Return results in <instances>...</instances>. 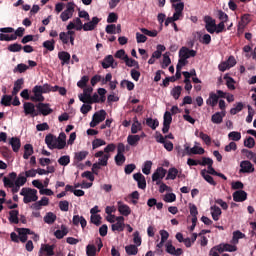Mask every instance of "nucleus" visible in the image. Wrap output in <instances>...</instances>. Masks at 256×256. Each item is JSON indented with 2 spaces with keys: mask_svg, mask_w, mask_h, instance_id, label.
Instances as JSON below:
<instances>
[{
  "mask_svg": "<svg viewBox=\"0 0 256 256\" xmlns=\"http://www.w3.org/2000/svg\"><path fill=\"white\" fill-rule=\"evenodd\" d=\"M51 85L44 84V85H36L32 89L33 95L30 96V101H33L34 103H43L45 101V96H43V93H51Z\"/></svg>",
  "mask_w": 256,
  "mask_h": 256,
  "instance_id": "1",
  "label": "nucleus"
},
{
  "mask_svg": "<svg viewBox=\"0 0 256 256\" xmlns=\"http://www.w3.org/2000/svg\"><path fill=\"white\" fill-rule=\"evenodd\" d=\"M20 195H22L24 203H33L39 199L37 196V190L31 188H22L20 191Z\"/></svg>",
  "mask_w": 256,
  "mask_h": 256,
  "instance_id": "2",
  "label": "nucleus"
},
{
  "mask_svg": "<svg viewBox=\"0 0 256 256\" xmlns=\"http://www.w3.org/2000/svg\"><path fill=\"white\" fill-rule=\"evenodd\" d=\"M45 143L50 149H65L57 137L49 134L45 137Z\"/></svg>",
  "mask_w": 256,
  "mask_h": 256,
  "instance_id": "3",
  "label": "nucleus"
},
{
  "mask_svg": "<svg viewBox=\"0 0 256 256\" xmlns=\"http://www.w3.org/2000/svg\"><path fill=\"white\" fill-rule=\"evenodd\" d=\"M107 117V112L105 110H99L98 112H95L92 121L90 122V127H97L99 123H103Z\"/></svg>",
  "mask_w": 256,
  "mask_h": 256,
  "instance_id": "4",
  "label": "nucleus"
},
{
  "mask_svg": "<svg viewBox=\"0 0 256 256\" xmlns=\"http://www.w3.org/2000/svg\"><path fill=\"white\" fill-rule=\"evenodd\" d=\"M73 13H75V4L73 2H69L66 9L60 14V19L63 22L69 21V19L73 17Z\"/></svg>",
  "mask_w": 256,
  "mask_h": 256,
  "instance_id": "5",
  "label": "nucleus"
},
{
  "mask_svg": "<svg viewBox=\"0 0 256 256\" xmlns=\"http://www.w3.org/2000/svg\"><path fill=\"white\" fill-rule=\"evenodd\" d=\"M94 157L98 159L99 165L107 167L109 159H111V154H106L103 150H100L94 154Z\"/></svg>",
  "mask_w": 256,
  "mask_h": 256,
  "instance_id": "6",
  "label": "nucleus"
},
{
  "mask_svg": "<svg viewBox=\"0 0 256 256\" xmlns=\"http://www.w3.org/2000/svg\"><path fill=\"white\" fill-rule=\"evenodd\" d=\"M167 175V170L163 167H159L152 174V181H156V185H161V179H163Z\"/></svg>",
  "mask_w": 256,
  "mask_h": 256,
  "instance_id": "7",
  "label": "nucleus"
},
{
  "mask_svg": "<svg viewBox=\"0 0 256 256\" xmlns=\"http://www.w3.org/2000/svg\"><path fill=\"white\" fill-rule=\"evenodd\" d=\"M117 208L120 215H123V217H129L131 215V207L129 205L125 204L123 201L117 202Z\"/></svg>",
  "mask_w": 256,
  "mask_h": 256,
  "instance_id": "8",
  "label": "nucleus"
},
{
  "mask_svg": "<svg viewBox=\"0 0 256 256\" xmlns=\"http://www.w3.org/2000/svg\"><path fill=\"white\" fill-rule=\"evenodd\" d=\"M204 23L205 25V29L206 31H208V33H215V27H216V23H215V19H213L211 16H205L204 17Z\"/></svg>",
  "mask_w": 256,
  "mask_h": 256,
  "instance_id": "9",
  "label": "nucleus"
},
{
  "mask_svg": "<svg viewBox=\"0 0 256 256\" xmlns=\"http://www.w3.org/2000/svg\"><path fill=\"white\" fill-rule=\"evenodd\" d=\"M254 171L255 166L249 160L240 162V173H253Z\"/></svg>",
  "mask_w": 256,
  "mask_h": 256,
  "instance_id": "10",
  "label": "nucleus"
},
{
  "mask_svg": "<svg viewBox=\"0 0 256 256\" xmlns=\"http://www.w3.org/2000/svg\"><path fill=\"white\" fill-rule=\"evenodd\" d=\"M197 55V51L195 50H191L185 46H183L180 50H179V57H182L184 59H191V57H196Z\"/></svg>",
  "mask_w": 256,
  "mask_h": 256,
  "instance_id": "11",
  "label": "nucleus"
},
{
  "mask_svg": "<svg viewBox=\"0 0 256 256\" xmlns=\"http://www.w3.org/2000/svg\"><path fill=\"white\" fill-rule=\"evenodd\" d=\"M91 93H93V87H85L83 93L78 95L79 101L82 103H87L88 100H91Z\"/></svg>",
  "mask_w": 256,
  "mask_h": 256,
  "instance_id": "12",
  "label": "nucleus"
},
{
  "mask_svg": "<svg viewBox=\"0 0 256 256\" xmlns=\"http://www.w3.org/2000/svg\"><path fill=\"white\" fill-rule=\"evenodd\" d=\"M83 22L81 21V18L77 17L74 18L72 21L68 23L66 26V29H75L76 31H81L83 29Z\"/></svg>",
  "mask_w": 256,
  "mask_h": 256,
  "instance_id": "13",
  "label": "nucleus"
},
{
  "mask_svg": "<svg viewBox=\"0 0 256 256\" xmlns=\"http://www.w3.org/2000/svg\"><path fill=\"white\" fill-rule=\"evenodd\" d=\"M23 109L25 115H30L31 117H37V110H35V104L31 102H25L23 104Z\"/></svg>",
  "mask_w": 256,
  "mask_h": 256,
  "instance_id": "14",
  "label": "nucleus"
},
{
  "mask_svg": "<svg viewBox=\"0 0 256 256\" xmlns=\"http://www.w3.org/2000/svg\"><path fill=\"white\" fill-rule=\"evenodd\" d=\"M171 121H173V117L171 116V112L166 111L164 113L162 133H169V127L171 125Z\"/></svg>",
  "mask_w": 256,
  "mask_h": 256,
  "instance_id": "15",
  "label": "nucleus"
},
{
  "mask_svg": "<svg viewBox=\"0 0 256 256\" xmlns=\"http://www.w3.org/2000/svg\"><path fill=\"white\" fill-rule=\"evenodd\" d=\"M166 252L169 253V255H174V256H180L183 255V249L181 248H175V246H173V243H171V241H168L166 243Z\"/></svg>",
  "mask_w": 256,
  "mask_h": 256,
  "instance_id": "16",
  "label": "nucleus"
},
{
  "mask_svg": "<svg viewBox=\"0 0 256 256\" xmlns=\"http://www.w3.org/2000/svg\"><path fill=\"white\" fill-rule=\"evenodd\" d=\"M125 229V218L123 216L116 217V223L112 224V231H124Z\"/></svg>",
  "mask_w": 256,
  "mask_h": 256,
  "instance_id": "17",
  "label": "nucleus"
},
{
  "mask_svg": "<svg viewBox=\"0 0 256 256\" xmlns=\"http://www.w3.org/2000/svg\"><path fill=\"white\" fill-rule=\"evenodd\" d=\"M15 179H17V173L12 172L9 177L3 178L4 187L11 189L15 185Z\"/></svg>",
  "mask_w": 256,
  "mask_h": 256,
  "instance_id": "18",
  "label": "nucleus"
},
{
  "mask_svg": "<svg viewBox=\"0 0 256 256\" xmlns=\"http://www.w3.org/2000/svg\"><path fill=\"white\" fill-rule=\"evenodd\" d=\"M218 247V253H235L237 251V246L233 244H219Z\"/></svg>",
  "mask_w": 256,
  "mask_h": 256,
  "instance_id": "19",
  "label": "nucleus"
},
{
  "mask_svg": "<svg viewBox=\"0 0 256 256\" xmlns=\"http://www.w3.org/2000/svg\"><path fill=\"white\" fill-rule=\"evenodd\" d=\"M99 21H101V19L93 17L91 21L83 24V31H93L97 25H99Z\"/></svg>",
  "mask_w": 256,
  "mask_h": 256,
  "instance_id": "20",
  "label": "nucleus"
},
{
  "mask_svg": "<svg viewBox=\"0 0 256 256\" xmlns=\"http://www.w3.org/2000/svg\"><path fill=\"white\" fill-rule=\"evenodd\" d=\"M54 249L55 247L53 245L42 244L39 253L40 255L53 256L55 255Z\"/></svg>",
  "mask_w": 256,
  "mask_h": 256,
  "instance_id": "21",
  "label": "nucleus"
},
{
  "mask_svg": "<svg viewBox=\"0 0 256 256\" xmlns=\"http://www.w3.org/2000/svg\"><path fill=\"white\" fill-rule=\"evenodd\" d=\"M102 67L103 69H109V67L115 69V67H117V63H115L113 55H108L104 58V60L102 61Z\"/></svg>",
  "mask_w": 256,
  "mask_h": 256,
  "instance_id": "22",
  "label": "nucleus"
},
{
  "mask_svg": "<svg viewBox=\"0 0 256 256\" xmlns=\"http://www.w3.org/2000/svg\"><path fill=\"white\" fill-rule=\"evenodd\" d=\"M232 197L236 203H243V201H247V192L244 190H237L233 193Z\"/></svg>",
  "mask_w": 256,
  "mask_h": 256,
  "instance_id": "23",
  "label": "nucleus"
},
{
  "mask_svg": "<svg viewBox=\"0 0 256 256\" xmlns=\"http://www.w3.org/2000/svg\"><path fill=\"white\" fill-rule=\"evenodd\" d=\"M36 107L41 115L47 116L53 113V109L47 103H39Z\"/></svg>",
  "mask_w": 256,
  "mask_h": 256,
  "instance_id": "24",
  "label": "nucleus"
},
{
  "mask_svg": "<svg viewBox=\"0 0 256 256\" xmlns=\"http://www.w3.org/2000/svg\"><path fill=\"white\" fill-rule=\"evenodd\" d=\"M134 181H137L139 189H145L147 187V181L145 180V176L141 173H136L133 175Z\"/></svg>",
  "mask_w": 256,
  "mask_h": 256,
  "instance_id": "25",
  "label": "nucleus"
},
{
  "mask_svg": "<svg viewBox=\"0 0 256 256\" xmlns=\"http://www.w3.org/2000/svg\"><path fill=\"white\" fill-rule=\"evenodd\" d=\"M185 151L187 152V155H203V153H205V149L197 145L192 148H189V146H185Z\"/></svg>",
  "mask_w": 256,
  "mask_h": 256,
  "instance_id": "26",
  "label": "nucleus"
},
{
  "mask_svg": "<svg viewBox=\"0 0 256 256\" xmlns=\"http://www.w3.org/2000/svg\"><path fill=\"white\" fill-rule=\"evenodd\" d=\"M47 205H49V198L42 197L41 200L32 204L31 209H34L35 211H39L41 210V207H47Z\"/></svg>",
  "mask_w": 256,
  "mask_h": 256,
  "instance_id": "27",
  "label": "nucleus"
},
{
  "mask_svg": "<svg viewBox=\"0 0 256 256\" xmlns=\"http://www.w3.org/2000/svg\"><path fill=\"white\" fill-rule=\"evenodd\" d=\"M18 234H19V240L22 243H25V241H27V235H33V232L29 228H19Z\"/></svg>",
  "mask_w": 256,
  "mask_h": 256,
  "instance_id": "28",
  "label": "nucleus"
},
{
  "mask_svg": "<svg viewBox=\"0 0 256 256\" xmlns=\"http://www.w3.org/2000/svg\"><path fill=\"white\" fill-rule=\"evenodd\" d=\"M9 145H11L14 153H17L21 149V140L17 137H12L9 140Z\"/></svg>",
  "mask_w": 256,
  "mask_h": 256,
  "instance_id": "29",
  "label": "nucleus"
},
{
  "mask_svg": "<svg viewBox=\"0 0 256 256\" xmlns=\"http://www.w3.org/2000/svg\"><path fill=\"white\" fill-rule=\"evenodd\" d=\"M58 58L62 61L61 65H69V61H71V54H69V52L61 51L58 53Z\"/></svg>",
  "mask_w": 256,
  "mask_h": 256,
  "instance_id": "30",
  "label": "nucleus"
},
{
  "mask_svg": "<svg viewBox=\"0 0 256 256\" xmlns=\"http://www.w3.org/2000/svg\"><path fill=\"white\" fill-rule=\"evenodd\" d=\"M210 213L214 221H219V218L221 217V213H222L221 208H219V206L217 205L211 206Z\"/></svg>",
  "mask_w": 256,
  "mask_h": 256,
  "instance_id": "31",
  "label": "nucleus"
},
{
  "mask_svg": "<svg viewBox=\"0 0 256 256\" xmlns=\"http://www.w3.org/2000/svg\"><path fill=\"white\" fill-rule=\"evenodd\" d=\"M217 103H219V96H217V94L214 92H211L208 99L206 100V104L210 107H215Z\"/></svg>",
  "mask_w": 256,
  "mask_h": 256,
  "instance_id": "32",
  "label": "nucleus"
},
{
  "mask_svg": "<svg viewBox=\"0 0 256 256\" xmlns=\"http://www.w3.org/2000/svg\"><path fill=\"white\" fill-rule=\"evenodd\" d=\"M139 141H141V136L139 135H128L127 137V143L130 147H137Z\"/></svg>",
  "mask_w": 256,
  "mask_h": 256,
  "instance_id": "33",
  "label": "nucleus"
},
{
  "mask_svg": "<svg viewBox=\"0 0 256 256\" xmlns=\"http://www.w3.org/2000/svg\"><path fill=\"white\" fill-rule=\"evenodd\" d=\"M72 221H73L74 225H79V223H80L82 229H85V227H87V220H85V218L83 216L75 215V216H73Z\"/></svg>",
  "mask_w": 256,
  "mask_h": 256,
  "instance_id": "34",
  "label": "nucleus"
},
{
  "mask_svg": "<svg viewBox=\"0 0 256 256\" xmlns=\"http://www.w3.org/2000/svg\"><path fill=\"white\" fill-rule=\"evenodd\" d=\"M225 117V113L223 112H216L214 115L211 117L212 123H215L216 125H219L223 123V118Z\"/></svg>",
  "mask_w": 256,
  "mask_h": 256,
  "instance_id": "35",
  "label": "nucleus"
},
{
  "mask_svg": "<svg viewBox=\"0 0 256 256\" xmlns=\"http://www.w3.org/2000/svg\"><path fill=\"white\" fill-rule=\"evenodd\" d=\"M239 239H245V234L243 232L237 230L233 232V237L231 240L232 245H237L239 243Z\"/></svg>",
  "mask_w": 256,
  "mask_h": 256,
  "instance_id": "36",
  "label": "nucleus"
},
{
  "mask_svg": "<svg viewBox=\"0 0 256 256\" xmlns=\"http://www.w3.org/2000/svg\"><path fill=\"white\" fill-rule=\"evenodd\" d=\"M33 153H35V151L33 150V145L26 144L24 146L23 159H29V157H31V155H33Z\"/></svg>",
  "mask_w": 256,
  "mask_h": 256,
  "instance_id": "37",
  "label": "nucleus"
},
{
  "mask_svg": "<svg viewBox=\"0 0 256 256\" xmlns=\"http://www.w3.org/2000/svg\"><path fill=\"white\" fill-rule=\"evenodd\" d=\"M67 233H69V230H67V227H65V225H62L61 229L56 230L54 235H55L56 239H63L65 237V235H67Z\"/></svg>",
  "mask_w": 256,
  "mask_h": 256,
  "instance_id": "38",
  "label": "nucleus"
},
{
  "mask_svg": "<svg viewBox=\"0 0 256 256\" xmlns=\"http://www.w3.org/2000/svg\"><path fill=\"white\" fill-rule=\"evenodd\" d=\"M57 220V215L53 214V212H48L44 216V222H46L48 225H53L55 221Z\"/></svg>",
  "mask_w": 256,
  "mask_h": 256,
  "instance_id": "39",
  "label": "nucleus"
},
{
  "mask_svg": "<svg viewBox=\"0 0 256 256\" xmlns=\"http://www.w3.org/2000/svg\"><path fill=\"white\" fill-rule=\"evenodd\" d=\"M9 221L10 223H14V224H17L19 223V211L17 210H12L9 212Z\"/></svg>",
  "mask_w": 256,
  "mask_h": 256,
  "instance_id": "40",
  "label": "nucleus"
},
{
  "mask_svg": "<svg viewBox=\"0 0 256 256\" xmlns=\"http://www.w3.org/2000/svg\"><path fill=\"white\" fill-rule=\"evenodd\" d=\"M201 175L205 179V181H207V183H209L210 185H213V186L217 185L215 180H213V177H211V175L207 174V170H202Z\"/></svg>",
  "mask_w": 256,
  "mask_h": 256,
  "instance_id": "41",
  "label": "nucleus"
},
{
  "mask_svg": "<svg viewBox=\"0 0 256 256\" xmlns=\"http://www.w3.org/2000/svg\"><path fill=\"white\" fill-rule=\"evenodd\" d=\"M103 145H107V142L101 138H96L92 141V149H99V147H103Z\"/></svg>",
  "mask_w": 256,
  "mask_h": 256,
  "instance_id": "42",
  "label": "nucleus"
},
{
  "mask_svg": "<svg viewBox=\"0 0 256 256\" xmlns=\"http://www.w3.org/2000/svg\"><path fill=\"white\" fill-rule=\"evenodd\" d=\"M23 87V79H18L15 83H14V88L12 91V95H17V93H19V91H21Z\"/></svg>",
  "mask_w": 256,
  "mask_h": 256,
  "instance_id": "43",
  "label": "nucleus"
},
{
  "mask_svg": "<svg viewBox=\"0 0 256 256\" xmlns=\"http://www.w3.org/2000/svg\"><path fill=\"white\" fill-rule=\"evenodd\" d=\"M177 175H179V170H177V168H170L168 170L166 179L167 180L171 179L172 181H174V179L177 178Z\"/></svg>",
  "mask_w": 256,
  "mask_h": 256,
  "instance_id": "44",
  "label": "nucleus"
},
{
  "mask_svg": "<svg viewBox=\"0 0 256 256\" xmlns=\"http://www.w3.org/2000/svg\"><path fill=\"white\" fill-rule=\"evenodd\" d=\"M125 251H126L127 255H137V253H139V249L135 245L126 246Z\"/></svg>",
  "mask_w": 256,
  "mask_h": 256,
  "instance_id": "45",
  "label": "nucleus"
},
{
  "mask_svg": "<svg viewBox=\"0 0 256 256\" xmlns=\"http://www.w3.org/2000/svg\"><path fill=\"white\" fill-rule=\"evenodd\" d=\"M146 125L148 127H150L151 129L155 130V129H157V127H159V120L148 118L146 120Z\"/></svg>",
  "mask_w": 256,
  "mask_h": 256,
  "instance_id": "46",
  "label": "nucleus"
},
{
  "mask_svg": "<svg viewBox=\"0 0 256 256\" xmlns=\"http://www.w3.org/2000/svg\"><path fill=\"white\" fill-rule=\"evenodd\" d=\"M43 47L48 51H55V40H47L43 42Z\"/></svg>",
  "mask_w": 256,
  "mask_h": 256,
  "instance_id": "47",
  "label": "nucleus"
},
{
  "mask_svg": "<svg viewBox=\"0 0 256 256\" xmlns=\"http://www.w3.org/2000/svg\"><path fill=\"white\" fill-rule=\"evenodd\" d=\"M59 165H62V167H67L69 163H71V157L69 155H64L58 159Z\"/></svg>",
  "mask_w": 256,
  "mask_h": 256,
  "instance_id": "48",
  "label": "nucleus"
},
{
  "mask_svg": "<svg viewBox=\"0 0 256 256\" xmlns=\"http://www.w3.org/2000/svg\"><path fill=\"white\" fill-rule=\"evenodd\" d=\"M87 155H89L88 151H80V152L75 153L74 159L76 161H84V159L87 158Z\"/></svg>",
  "mask_w": 256,
  "mask_h": 256,
  "instance_id": "49",
  "label": "nucleus"
},
{
  "mask_svg": "<svg viewBox=\"0 0 256 256\" xmlns=\"http://www.w3.org/2000/svg\"><path fill=\"white\" fill-rule=\"evenodd\" d=\"M151 167H153V162L146 161L144 163V166L142 168V172L144 173V175H150L151 174Z\"/></svg>",
  "mask_w": 256,
  "mask_h": 256,
  "instance_id": "50",
  "label": "nucleus"
},
{
  "mask_svg": "<svg viewBox=\"0 0 256 256\" xmlns=\"http://www.w3.org/2000/svg\"><path fill=\"white\" fill-rule=\"evenodd\" d=\"M173 7L175 9L176 14L183 15V9H185V4L183 2L173 4Z\"/></svg>",
  "mask_w": 256,
  "mask_h": 256,
  "instance_id": "51",
  "label": "nucleus"
},
{
  "mask_svg": "<svg viewBox=\"0 0 256 256\" xmlns=\"http://www.w3.org/2000/svg\"><path fill=\"white\" fill-rule=\"evenodd\" d=\"M116 149H117V145H115L114 143H110L102 151L106 155H111V153L115 152Z\"/></svg>",
  "mask_w": 256,
  "mask_h": 256,
  "instance_id": "52",
  "label": "nucleus"
},
{
  "mask_svg": "<svg viewBox=\"0 0 256 256\" xmlns=\"http://www.w3.org/2000/svg\"><path fill=\"white\" fill-rule=\"evenodd\" d=\"M182 90H183V88L181 86L174 87L171 91L172 97H174V99H179V97H181Z\"/></svg>",
  "mask_w": 256,
  "mask_h": 256,
  "instance_id": "53",
  "label": "nucleus"
},
{
  "mask_svg": "<svg viewBox=\"0 0 256 256\" xmlns=\"http://www.w3.org/2000/svg\"><path fill=\"white\" fill-rule=\"evenodd\" d=\"M14 183L16 185H19L20 187H23V185H25V183H27V177L23 176V174H20L16 180H14Z\"/></svg>",
  "mask_w": 256,
  "mask_h": 256,
  "instance_id": "54",
  "label": "nucleus"
},
{
  "mask_svg": "<svg viewBox=\"0 0 256 256\" xmlns=\"http://www.w3.org/2000/svg\"><path fill=\"white\" fill-rule=\"evenodd\" d=\"M169 65H171V58H169V53L166 52L163 55L162 69H167V67H169Z\"/></svg>",
  "mask_w": 256,
  "mask_h": 256,
  "instance_id": "55",
  "label": "nucleus"
},
{
  "mask_svg": "<svg viewBox=\"0 0 256 256\" xmlns=\"http://www.w3.org/2000/svg\"><path fill=\"white\" fill-rule=\"evenodd\" d=\"M228 137L231 141H241V132L232 131L228 134Z\"/></svg>",
  "mask_w": 256,
  "mask_h": 256,
  "instance_id": "56",
  "label": "nucleus"
},
{
  "mask_svg": "<svg viewBox=\"0 0 256 256\" xmlns=\"http://www.w3.org/2000/svg\"><path fill=\"white\" fill-rule=\"evenodd\" d=\"M21 49H23V46H21V44H11L10 46H8V50L11 53H19V51H21Z\"/></svg>",
  "mask_w": 256,
  "mask_h": 256,
  "instance_id": "57",
  "label": "nucleus"
},
{
  "mask_svg": "<svg viewBox=\"0 0 256 256\" xmlns=\"http://www.w3.org/2000/svg\"><path fill=\"white\" fill-rule=\"evenodd\" d=\"M114 161H115L116 165L121 167V165H123V163H125V155L124 154H117L114 157Z\"/></svg>",
  "mask_w": 256,
  "mask_h": 256,
  "instance_id": "58",
  "label": "nucleus"
},
{
  "mask_svg": "<svg viewBox=\"0 0 256 256\" xmlns=\"http://www.w3.org/2000/svg\"><path fill=\"white\" fill-rule=\"evenodd\" d=\"M105 31L108 35H115L117 33V26L115 24L107 25Z\"/></svg>",
  "mask_w": 256,
  "mask_h": 256,
  "instance_id": "59",
  "label": "nucleus"
},
{
  "mask_svg": "<svg viewBox=\"0 0 256 256\" xmlns=\"http://www.w3.org/2000/svg\"><path fill=\"white\" fill-rule=\"evenodd\" d=\"M0 41H16L15 35H9V34H0Z\"/></svg>",
  "mask_w": 256,
  "mask_h": 256,
  "instance_id": "60",
  "label": "nucleus"
},
{
  "mask_svg": "<svg viewBox=\"0 0 256 256\" xmlns=\"http://www.w3.org/2000/svg\"><path fill=\"white\" fill-rule=\"evenodd\" d=\"M97 253V248L95 247V245H88L86 247V254L88 256H95Z\"/></svg>",
  "mask_w": 256,
  "mask_h": 256,
  "instance_id": "61",
  "label": "nucleus"
},
{
  "mask_svg": "<svg viewBox=\"0 0 256 256\" xmlns=\"http://www.w3.org/2000/svg\"><path fill=\"white\" fill-rule=\"evenodd\" d=\"M133 242L135 243L136 247H141V236L139 235V231L134 232Z\"/></svg>",
  "mask_w": 256,
  "mask_h": 256,
  "instance_id": "62",
  "label": "nucleus"
},
{
  "mask_svg": "<svg viewBox=\"0 0 256 256\" xmlns=\"http://www.w3.org/2000/svg\"><path fill=\"white\" fill-rule=\"evenodd\" d=\"M199 138L202 139L206 145H211V137L209 135L201 132Z\"/></svg>",
  "mask_w": 256,
  "mask_h": 256,
  "instance_id": "63",
  "label": "nucleus"
},
{
  "mask_svg": "<svg viewBox=\"0 0 256 256\" xmlns=\"http://www.w3.org/2000/svg\"><path fill=\"white\" fill-rule=\"evenodd\" d=\"M139 131H141V124L139 123V121H136V123L132 124L131 133L135 135L136 133H139Z\"/></svg>",
  "mask_w": 256,
  "mask_h": 256,
  "instance_id": "64",
  "label": "nucleus"
}]
</instances>
